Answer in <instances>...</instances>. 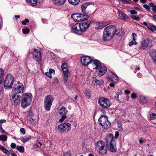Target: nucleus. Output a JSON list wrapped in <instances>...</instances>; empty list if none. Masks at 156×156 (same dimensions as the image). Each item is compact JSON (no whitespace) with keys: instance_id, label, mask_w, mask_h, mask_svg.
I'll return each mask as SVG.
<instances>
[{"instance_id":"8fccbe9b","label":"nucleus","mask_w":156,"mask_h":156,"mask_svg":"<svg viewBox=\"0 0 156 156\" xmlns=\"http://www.w3.org/2000/svg\"><path fill=\"white\" fill-rule=\"evenodd\" d=\"M20 132L23 135L25 133V129L23 128H21L20 129Z\"/></svg>"},{"instance_id":"13d9d810","label":"nucleus","mask_w":156,"mask_h":156,"mask_svg":"<svg viewBox=\"0 0 156 156\" xmlns=\"http://www.w3.org/2000/svg\"><path fill=\"white\" fill-rule=\"evenodd\" d=\"M151 26L152 28L153 31H156V26H155L153 25H151Z\"/></svg>"},{"instance_id":"dca6fc26","label":"nucleus","mask_w":156,"mask_h":156,"mask_svg":"<svg viewBox=\"0 0 156 156\" xmlns=\"http://www.w3.org/2000/svg\"><path fill=\"white\" fill-rule=\"evenodd\" d=\"M92 60L91 57L88 56L83 57L81 59V63L83 66H88Z\"/></svg>"},{"instance_id":"680f3d73","label":"nucleus","mask_w":156,"mask_h":156,"mask_svg":"<svg viewBox=\"0 0 156 156\" xmlns=\"http://www.w3.org/2000/svg\"><path fill=\"white\" fill-rule=\"evenodd\" d=\"M122 2L124 4H127L129 3L126 0H122Z\"/></svg>"},{"instance_id":"37998d69","label":"nucleus","mask_w":156,"mask_h":156,"mask_svg":"<svg viewBox=\"0 0 156 156\" xmlns=\"http://www.w3.org/2000/svg\"><path fill=\"white\" fill-rule=\"evenodd\" d=\"M137 44V43L136 41L133 40L132 41L130 42L129 43V46H132L133 45H135Z\"/></svg>"},{"instance_id":"4c0bfd02","label":"nucleus","mask_w":156,"mask_h":156,"mask_svg":"<svg viewBox=\"0 0 156 156\" xmlns=\"http://www.w3.org/2000/svg\"><path fill=\"white\" fill-rule=\"evenodd\" d=\"M31 138V137L30 136H28L25 137V138H22L21 139V141L25 143L29 140Z\"/></svg>"},{"instance_id":"a18cd8bd","label":"nucleus","mask_w":156,"mask_h":156,"mask_svg":"<svg viewBox=\"0 0 156 156\" xmlns=\"http://www.w3.org/2000/svg\"><path fill=\"white\" fill-rule=\"evenodd\" d=\"M137 37L136 34L134 33H133L132 34V38L133 39V40L136 41V37Z\"/></svg>"},{"instance_id":"58836bf2","label":"nucleus","mask_w":156,"mask_h":156,"mask_svg":"<svg viewBox=\"0 0 156 156\" xmlns=\"http://www.w3.org/2000/svg\"><path fill=\"white\" fill-rule=\"evenodd\" d=\"M116 96H115V99H116L117 100L119 101V94H122V92L121 91H120L119 92H115Z\"/></svg>"},{"instance_id":"864d4df0","label":"nucleus","mask_w":156,"mask_h":156,"mask_svg":"<svg viewBox=\"0 0 156 156\" xmlns=\"http://www.w3.org/2000/svg\"><path fill=\"white\" fill-rule=\"evenodd\" d=\"M16 147V144L15 143H12L11 144V147L12 148H15Z\"/></svg>"},{"instance_id":"9b49d317","label":"nucleus","mask_w":156,"mask_h":156,"mask_svg":"<svg viewBox=\"0 0 156 156\" xmlns=\"http://www.w3.org/2000/svg\"><path fill=\"white\" fill-rule=\"evenodd\" d=\"M62 70L63 72V74L65 82H67L68 77V72L67 68V65L66 63H64L61 66Z\"/></svg>"},{"instance_id":"473e14b6","label":"nucleus","mask_w":156,"mask_h":156,"mask_svg":"<svg viewBox=\"0 0 156 156\" xmlns=\"http://www.w3.org/2000/svg\"><path fill=\"white\" fill-rule=\"evenodd\" d=\"M27 2H29L32 6H34L37 5V0H27Z\"/></svg>"},{"instance_id":"f704fd0d","label":"nucleus","mask_w":156,"mask_h":156,"mask_svg":"<svg viewBox=\"0 0 156 156\" xmlns=\"http://www.w3.org/2000/svg\"><path fill=\"white\" fill-rule=\"evenodd\" d=\"M140 100L144 104H146L147 102V98L144 96L141 95L140 97Z\"/></svg>"},{"instance_id":"a211bd4d","label":"nucleus","mask_w":156,"mask_h":156,"mask_svg":"<svg viewBox=\"0 0 156 156\" xmlns=\"http://www.w3.org/2000/svg\"><path fill=\"white\" fill-rule=\"evenodd\" d=\"M90 21L87 20L85 22L80 23L83 32L85 31L88 28L90 27Z\"/></svg>"},{"instance_id":"f3484780","label":"nucleus","mask_w":156,"mask_h":156,"mask_svg":"<svg viewBox=\"0 0 156 156\" xmlns=\"http://www.w3.org/2000/svg\"><path fill=\"white\" fill-rule=\"evenodd\" d=\"M116 144V141H113L112 143L106 145V146L110 151L115 152L117 151Z\"/></svg>"},{"instance_id":"39448f33","label":"nucleus","mask_w":156,"mask_h":156,"mask_svg":"<svg viewBox=\"0 0 156 156\" xmlns=\"http://www.w3.org/2000/svg\"><path fill=\"white\" fill-rule=\"evenodd\" d=\"M100 124L103 129H107L110 127L111 123L108 121V117L105 116L101 115L98 119Z\"/></svg>"},{"instance_id":"72a5a7b5","label":"nucleus","mask_w":156,"mask_h":156,"mask_svg":"<svg viewBox=\"0 0 156 156\" xmlns=\"http://www.w3.org/2000/svg\"><path fill=\"white\" fill-rule=\"evenodd\" d=\"M117 126L119 131H122L123 130L122 124L121 121L118 120L117 122Z\"/></svg>"},{"instance_id":"4468645a","label":"nucleus","mask_w":156,"mask_h":156,"mask_svg":"<svg viewBox=\"0 0 156 156\" xmlns=\"http://www.w3.org/2000/svg\"><path fill=\"white\" fill-rule=\"evenodd\" d=\"M13 88V90L16 94L22 93L23 91V86L21 83H18L15 85Z\"/></svg>"},{"instance_id":"cd10ccee","label":"nucleus","mask_w":156,"mask_h":156,"mask_svg":"<svg viewBox=\"0 0 156 156\" xmlns=\"http://www.w3.org/2000/svg\"><path fill=\"white\" fill-rule=\"evenodd\" d=\"M92 82L94 84L95 83L96 85L101 84L102 83H103V81L101 80L100 81L97 79L95 77H93Z\"/></svg>"},{"instance_id":"aec40b11","label":"nucleus","mask_w":156,"mask_h":156,"mask_svg":"<svg viewBox=\"0 0 156 156\" xmlns=\"http://www.w3.org/2000/svg\"><path fill=\"white\" fill-rule=\"evenodd\" d=\"M98 69L99 70L98 75L100 77H101L104 75L107 71V68L104 66H101L100 68Z\"/></svg>"},{"instance_id":"a878e982","label":"nucleus","mask_w":156,"mask_h":156,"mask_svg":"<svg viewBox=\"0 0 156 156\" xmlns=\"http://www.w3.org/2000/svg\"><path fill=\"white\" fill-rule=\"evenodd\" d=\"M34 58L37 61H40L41 60L42 57L40 51H37L36 53L35 54Z\"/></svg>"},{"instance_id":"c03bdc74","label":"nucleus","mask_w":156,"mask_h":156,"mask_svg":"<svg viewBox=\"0 0 156 156\" xmlns=\"http://www.w3.org/2000/svg\"><path fill=\"white\" fill-rule=\"evenodd\" d=\"M29 22V20L27 19H25L24 21H22V23L24 25H26V23Z\"/></svg>"},{"instance_id":"09e8293b","label":"nucleus","mask_w":156,"mask_h":156,"mask_svg":"<svg viewBox=\"0 0 156 156\" xmlns=\"http://www.w3.org/2000/svg\"><path fill=\"white\" fill-rule=\"evenodd\" d=\"M45 75L48 77L50 78H52V76L51 74L49 72H46L45 73Z\"/></svg>"},{"instance_id":"4d7b16f0","label":"nucleus","mask_w":156,"mask_h":156,"mask_svg":"<svg viewBox=\"0 0 156 156\" xmlns=\"http://www.w3.org/2000/svg\"><path fill=\"white\" fill-rule=\"evenodd\" d=\"M119 135V133L118 132H115V138H117L118 137Z\"/></svg>"},{"instance_id":"bb28decb","label":"nucleus","mask_w":156,"mask_h":156,"mask_svg":"<svg viewBox=\"0 0 156 156\" xmlns=\"http://www.w3.org/2000/svg\"><path fill=\"white\" fill-rule=\"evenodd\" d=\"M4 72L3 69H0V84L3 82V80L4 77Z\"/></svg>"},{"instance_id":"c756f323","label":"nucleus","mask_w":156,"mask_h":156,"mask_svg":"<svg viewBox=\"0 0 156 156\" xmlns=\"http://www.w3.org/2000/svg\"><path fill=\"white\" fill-rule=\"evenodd\" d=\"M69 3L72 5H76L79 3L80 0H68Z\"/></svg>"},{"instance_id":"de8ad7c7","label":"nucleus","mask_w":156,"mask_h":156,"mask_svg":"<svg viewBox=\"0 0 156 156\" xmlns=\"http://www.w3.org/2000/svg\"><path fill=\"white\" fill-rule=\"evenodd\" d=\"M85 94L89 98H90V92L89 90H87L85 91Z\"/></svg>"},{"instance_id":"a19ab883","label":"nucleus","mask_w":156,"mask_h":156,"mask_svg":"<svg viewBox=\"0 0 156 156\" xmlns=\"http://www.w3.org/2000/svg\"><path fill=\"white\" fill-rule=\"evenodd\" d=\"M29 30L28 28L23 29V32L24 34H28L29 33Z\"/></svg>"},{"instance_id":"6e6552de","label":"nucleus","mask_w":156,"mask_h":156,"mask_svg":"<svg viewBox=\"0 0 156 156\" xmlns=\"http://www.w3.org/2000/svg\"><path fill=\"white\" fill-rule=\"evenodd\" d=\"M54 100L53 97L51 95H48L44 99V107L45 109L47 111H49Z\"/></svg>"},{"instance_id":"e2e57ef3","label":"nucleus","mask_w":156,"mask_h":156,"mask_svg":"<svg viewBox=\"0 0 156 156\" xmlns=\"http://www.w3.org/2000/svg\"><path fill=\"white\" fill-rule=\"evenodd\" d=\"M152 10L154 12H156V5H154L152 8Z\"/></svg>"},{"instance_id":"5fc2aeb1","label":"nucleus","mask_w":156,"mask_h":156,"mask_svg":"<svg viewBox=\"0 0 156 156\" xmlns=\"http://www.w3.org/2000/svg\"><path fill=\"white\" fill-rule=\"evenodd\" d=\"M137 12L135 10H130V13L131 14H135L137 13Z\"/></svg>"},{"instance_id":"1a4fd4ad","label":"nucleus","mask_w":156,"mask_h":156,"mask_svg":"<svg viewBox=\"0 0 156 156\" xmlns=\"http://www.w3.org/2000/svg\"><path fill=\"white\" fill-rule=\"evenodd\" d=\"M98 104L100 106L104 108H108L111 105L110 100L104 97L99 98Z\"/></svg>"},{"instance_id":"0e129e2a","label":"nucleus","mask_w":156,"mask_h":156,"mask_svg":"<svg viewBox=\"0 0 156 156\" xmlns=\"http://www.w3.org/2000/svg\"><path fill=\"white\" fill-rule=\"evenodd\" d=\"M6 122V121L5 119H1L0 120V123H5Z\"/></svg>"},{"instance_id":"603ef678","label":"nucleus","mask_w":156,"mask_h":156,"mask_svg":"<svg viewBox=\"0 0 156 156\" xmlns=\"http://www.w3.org/2000/svg\"><path fill=\"white\" fill-rule=\"evenodd\" d=\"M71 154L70 151H67L64 154V156H70Z\"/></svg>"},{"instance_id":"9d476101","label":"nucleus","mask_w":156,"mask_h":156,"mask_svg":"<svg viewBox=\"0 0 156 156\" xmlns=\"http://www.w3.org/2000/svg\"><path fill=\"white\" fill-rule=\"evenodd\" d=\"M67 110L64 106L61 107L58 110L59 114L61 115V118L59 120V122L62 123L66 119V114L68 112Z\"/></svg>"},{"instance_id":"bf43d9fd","label":"nucleus","mask_w":156,"mask_h":156,"mask_svg":"<svg viewBox=\"0 0 156 156\" xmlns=\"http://www.w3.org/2000/svg\"><path fill=\"white\" fill-rule=\"evenodd\" d=\"M36 144L37 146L39 147H40V146H41L42 145V144L40 142L37 143Z\"/></svg>"},{"instance_id":"ddd939ff","label":"nucleus","mask_w":156,"mask_h":156,"mask_svg":"<svg viewBox=\"0 0 156 156\" xmlns=\"http://www.w3.org/2000/svg\"><path fill=\"white\" fill-rule=\"evenodd\" d=\"M91 4H93V5L94 6V3L91 2H86L83 4L81 7L82 12L85 14L89 13L90 11L88 9L90 7V5Z\"/></svg>"},{"instance_id":"338daca9","label":"nucleus","mask_w":156,"mask_h":156,"mask_svg":"<svg viewBox=\"0 0 156 156\" xmlns=\"http://www.w3.org/2000/svg\"><path fill=\"white\" fill-rule=\"evenodd\" d=\"M147 27L148 28V29L152 31H153V30H152V26H151V27Z\"/></svg>"},{"instance_id":"f8f14e48","label":"nucleus","mask_w":156,"mask_h":156,"mask_svg":"<svg viewBox=\"0 0 156 156\" xmlns=\"http://www.w3.org/2000/svg\"><path fill=\"white\" fill-rule=\"evenodd\" d=\"M72 32L75 34H80L83 32L80 23H77L74 25L72 28Z\"/></svg>"},{"instance_id":"e433bc0d","label":"nucleus","mask_w":156,"mask_h":156,"mask_svg":"<svg viewBox=\"0 0 156 156\" xmlns=\"http://www.w3.org/2000/svg\"><path fill=\"white\" fill-rule=\"evenodd\" d=\"M7 137L6 136L2 135L0 136V140L2 141H5L7 140Z\"/></svg>"},{"instance_id":"5701e85b","label":"nucleus","mask_w":156,"mask_h":156,"mask_svg":"<svg viewBox=\"0 0 156 156\" xmlns=\"http://www.w3.org/2000/svg\"><path fill=\"white\" fill-rule=\"evenodd\" d=\"M109 23L106 24L103 22H96V27H95V28L96 30L101 29L107 25H108Z\"/></svg>"},{"instance_id":"4be33fe9","label":"nucleus","mask_w":156,"mask_h":156,"mask_svg":"<svg viewBox=\"0 0 156 156\" xmlns=\"http://www.w3.org/2000/svg\"><path fill=\"white\" fill-rule=\"evenodd\" d=\"M71 17L75 21H81V14H73L71 15Z\"/></svg>"},{"instance_id":"774afa93","label":"nucleus","mask_w":156,"mask_h":156,"mask_svg":"<svg viewBox=\"0 0 156 156\" xmlns=\"http://www.w3.org/2000/svg\"><path fill=\"white\" fill-rule=\"evenodd\" d=\"M149 5L150 6L152 7H153L154 6V4L153 3H152V2L150 3L149 4Z\"/></svg>"},{"instance_id":"2eb2a0df","label":"nucleus","mask_w":156,"mask_h":156,"mask_svg":"<svg viewBox=\"0 0 156 156\" xmlns=\"http://www.w3.org/2000/svg\"><path fill=\"white\" fill-rule=\"evenodd\" d=\"M21 96L20 95L17 94H14L12 96V101L13 102L12 104L15 106H17L20 103V98Z\"/></svg>"},{"instance_id":"49530a36","label":"nucleus","mask_w":156,"mask_h":156,"mask_svg":"<svg viewBox=\"0 0 156 156\" xmlns=\"http://www.w3.org/2000/svg\"><path fill=\"white\" fill-rule=\"evenodd\" d=\"M144 7L145 8L147 11H149L150 9V8L149 6L147 4H145L143 5Z\"/></svg>"},{"instance_id":"c85d7f7f","label":"nucleus","mask_w":156,"mask_h":156,"mask_svg":"<svg viewBox=\"0 0 156 156\" xmlns=\"http://www.w3.org/2000/svg\"><path fill=\"white\" fill-rule=\"evenodd\" d=\"M118 14L121 19L125 20L126 19V15L125 13L118 10Z\"/></svg>"},{"instance_id":"69168bd1","label":"nucleus","mask_w":156,"mask_h":156,"mask_svg":"<svg viewBox=\"0 0 156 156\" xmlns=\"http://www.w3.org/2000/svg\"><path fill=\"white\" fill-rule=\"evenodd\" d=\"M125 93L126 94H129L130 92V91L127 90H125Z\"/></svg>"},{"instance_id":"052dcab7","label":"nucleus","mask_w":156,"mask_h":156,"mask_svg":"<svg viewBox=\"0 0 156 156\" xmlns=\"http://www.w3.org/2000/svg\"><path fill=\"white\" fill-rule=\"evenodd\" d=\"M34 114L32 112H30L29 113L28 115L30 116V117H32Z\"/></svg>"},{"instance_id":"6e6d98bb","label":"nucleus","mask_w":156,"mask_h":156,"mask_svg":"<svg viewBox=\"0 0 156 156\" xmlns=\"http://www.w3.org/2000/svg\"><path fill=\"white\" fill-rule=\"evenodd\" d=\"M48 72L51 74L52 73H54L55 71L53 69H50L49 70Z\"/></svg>"},{"instance_id":"ea45409f","label":"nucleus","mask_w":156,"mask_h":156,"mask_svg":"<svg viewBox=\"0 0 156 156\" xmlns=\"http://www.w3.org/2000/svg\"><path fill=\"white\" fill-rule=\"evenodd\" d=\"M150 119L151 120L156 119V114L153 113L152 115H151Z\"/></svg>"},{"instance_id":"423d86ee","label":"nucleus","mask_w":156,"mask_h":156,"mask_svg":"<svg viewBox=\"0 0 156 156\" xmlns=\"http://www.w3.org/2000/svg\"><path fill=\"white\" fill-rule=\"evenodd\" d=\"M71 125L69 123L66 122L59 125L58 127V131L61 133H67L71 129Z\"/></svg>"},{"instance_id":"6ab92c4d","label":"nucleus","mask_w":156,"mask_h":156,"mask_svg":"<svg viewBox=\"0 0 156 156\" xmlns=\"http://www.w3.org/2000/svg\"><path fill=\"white\" fill-rule=\"evenodd\" d=\"M113 141H116L114 138L113 136L111 134H109L106 135L105 138L106 145L111 143Z\"/></svg>"},{"instance_id":"2f4dec72","label":"nucleus","mask_w":156,"mask_h":156,"mask_svg":"<svg viewBox=\"0 0 156 156\" xmlns=\"http://www.w3.org/2000/svg\"><path fill=\"white\" fill-rule=\"evenodd\" d=\"M81 21H83L87 20L89 18V16L87 14H81Z\"/></svg>"},{"instance_id":"c9c22d12","label":"nucleus","mask_w":156,"mask_h":156,"mask_svg":"<svg viewBox=\"0 0 156 156\" xmlns=\"http://www.w3.org/2000/svg\"><path fill=\"white\" fill-rule=\"evenodd\" d=\"M16 148L19 151L23 153L24 151V148L23 146H17L16 147Z\"/></svg>"},{"instance_id":"412c9836","label":"nucleus","mask_w":156,"mask_h":156,"mask_svg":"<svg viewBox=\"0 0 156 156\" xmlns=\"http://www.w3.org/2000/svg\"><path fill=\"white\" fill-rule=\"evenodd\" d=\"M66 0H53V4L57 6H61L64 5Z\"/></svg>"},{"instance_id":"7c9ffc66","label":"nucleus","mask_w":156,"mask_h":156,"mask_svg":"<svg viewBox=\"0 0 156 156\" xmlns=\"http://www.w3.org/2000/svg\"><path fill=\"white\" fill-rule=\"evenodd\" d=\"M0 149L5 154L9 155V152L4 147L2 146L0 147Z\"/></svg>"},{"instance_id":"393cba45","label":"nucleus","mask_w":156,"mask_h":156,"mask_svg":"<svg viewBox=\"0 0 156 156\" xmlns=\"http://www.w3.org/2000/svg\"><path fill=\"white\" fill-rule=\"evenodd\" d=\"M113 75L111 77H109L108 78L109 80L114 82H117L118 81V76L115 74L112 73Z\"/></svg>"},{"instance_id":"0eeeda50","label":"nucleus","mask_w":156,"mask_h":156,"mask_svg":"<svg viewBox=\"0 0 156 156\" xmlns=\"http://www.w3.org/2000/svg\"><path fill=\"white\" fill-rule=\"evenodd\" d=\"M96 148L98 150V152L101 154H105L107 151L105 143L102 140H99L97 143Z\"/></svg>"},{"instance_id":"79ce46f5","label":"nucleus","mask_w":156,"mask_h":156,"mask_svg":"<svg viewBox=\"0 0 156 156\" xmlns=\"http://www.w3.org/2000/svg\"><path fill=\"white\" fill-rule=\"evenodd\" d=\"M131 18L133 20H136L138 21L140 19V18L138 16H136L135 15H132L131 16Z\"/></svg>"},{"instance_id":"b1692460","label":"nucleus","mask_w":156,"mask_h":156,"mask_svg":"<svg viewBox=\"0 0 156 156\" xmlns=\"http://www.w3.org/2000/svg\"><path fill=\"white\" fill-rule=\"evenodd\" d=\"M91 62L93 63L95 66V67L94 68V69H97L100 68V67L101 66L100 64V62L98 60H92Z\"/></svg>"},{"instance_id":"3c124183","label":"nucleus","mask_w":156,"mask_h":156,"mask_svg":"<svg viewBox=\"0 0 156 156\" xmlns=\"http://www.w3.org/2000/svg\"><path fill=\"white\" fill-rule=\"evenodd\" d=\"M131 97L133 99L136 98V94L134 93H133L131 94Z\"/></svg>"},{"instance_id":"20e7f679","label":"nucleus","mask_w":156,"mask_h":156,"mask_svg":"<svg viewBox=\"0 0 156 156\" xmlns=\"http://www.w3.org/2000/svg\"><path fill=\"white\" fill-rule=\"evenodd\" d=\"M152 40L146 38L140 42L139 49L141 50H146L150 48L152 45Z\"/></svg>"},{"instance_id":"7ed1b4c3","label":"nucleus","mask_w":156,"mask_h":156,"mask_svg":"<svg viewBox=\"0 0 156 156\" xmlns=\"http://www.w3.org/2000/svg\"><path fill=\"white\" fill-rule=\"evenodd\" d=\"M15 81L14 77L11 74L7 75L4 82V87L6 89H11Z\"/></svg>"},{"instance_id":"f03ea898","label":"nucleus","mask_w":156,"mask_h":156,"mask_svg":"<svg viewBox=\"0 0 156 156\" xmlns=\"http://www.w3.org/2000/svg\"><path fill=\"white\" fill-rule=\"evenodd\" d=\"M22 100L21 101V106L23 108L30 105L32 99V95L29 93L24 94L22 96Z\"/></svg>"},{"instance_id":"f257e3e1","label":"nucleus","mask_w":156,"mask_h":156,"mask_svg":"<svg viewBox=\"0 0 156 156\" xmlns=\"http://www.w3.org/2000/svg\"><path fill=\"white\" fill-rule=\"evenodd\" d=\"M117 31L116 27L113 25H109L105 27L103 32L102 38L104 41H108L114 37Z\"/></svg>"}]
</instances>
